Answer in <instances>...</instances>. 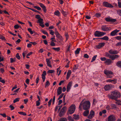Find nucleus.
Wrapping results in <instances>:
<instances>
[{"mask_svg":"<svg viewBox=\"0 0 121 121\" xmlns=\"http://www.w3.org/2000/svg\"><path fill=\"white\" fill-rule=\"evenodd\" d=\"M108 96L109 99H114L116 101H118L117 98H120L121 96V94L118 91H115L111 92L110 95H108Z\"/></svg>","mask_w":121,"mask_h":121,"instance_id":"f257e3e1","label":"nucleus"},{"mask_svg":"<svg viewBox=\"0 0 121 121\" xmlns=\"http://www.w3.org/2000/svg\"><path fill=\"white\" fill-rule=\"evenodd\" d=\"M82 101H81L79 106V108L80 110H82L81 106L82 105L83 109L84 110H88L90 107V102L88 101H85L82 103Z\"/></svg>","mask_w":121,"mask_h":121,"instance_id":"f03ea898","label":"nucleus"},{"mask_svg":"<svg viewBox=\"0 0 121 121\" xmlns=\"http://www.w3.org/2000/svg\"><path fill=\"white\" fill-rule=\"evenodd\" d=\"M106 33L105 32H100L98 31H96L95 32L94 35L95 36L99 37L105 35Z\"/></svg>","mask_w":121,"mask_h":121,"instance_id":"7ed1b4c3","label":"nucleus"},{"mask_svg":"<svg viewBox=\"0 0 121 121\" xmlns=\"http://www.w3.org/2000/svg\"><path fill=\"white\" fill-rule=\"evenodd\" d=\"M75 107L74 104H72L69 108V113L70 114H72L73 113L75 110Z\"/></svg>","mask_w":121,"mask_h":121,"instance_id":"20e7f679","label":"nucleus"},{"mask_svg":"<svg viewBox=\"0 0 121 121\" xmlns=\"http://www.w3.org/2000/svg\"><path fill=\"white\" fill-rule=\"evenodd\" d=\"M114 87V86L112 85V84L106 85L105 86L104 88L105 91H107L110 90L112 88Z\"/></svg>","mask_w":121,"mask_h":121,"instance_id":"39448f33","label":"nucleus"},{"mask_svg":"<svg viewBox=\"0 0 121 121\" xmlns=\"http://www.w3.org/2000/svg\"><path fill=\"white\" fill-rule=\"evenodd\" d=\"M105 20L108 22H110L112 23H113L117 21L116 19H112L111 17H107L105 18Z\"/></svg>","mask_w":121,"mask_h":121,"instance_id":"423d86ee","label":"nucleus"},{"mask_svg":"<svg viewBox=\"0 0 121 121\" xmlns=\"http://www.w3.org/2000/svg\"><path fill=\"white\" fill-rule=\"evenodd\" d=\"M101 29L102 30L104 31H108L110 29V27H108L106 25L103 26L101 27Z\"/></svg>","mask_w":121,"mask_h":121,"instance_id":"0eeeda50","label":"nucleus"},{"mask_svg":"<svg viewBox=\"0 0 121 121\" xmlns=\"http://www.w3.org/2000/svg\"><path fill=\"white\" fill-rule=\"evenodd\" d=\"M115 120V117L113 115L109 116L108 117V121H114Z\"/></svg>","mask_w":121,"mask_h":121,"instance_id":"6e6552de","label":"nucleus"},{"mask_svg":"<svg viewBox=\"0 0 121 121\" xmlns=\"http://www.w3.org/2000/svg\"><path fill=\"white\" fill-rule=\"evenodd\" d=\"M43 19H42L40 18L38 20V22H37V23H39V25L42 27H44L45 26L43 24Z\"/></svg>","mask_w":121,"mask_h":121,"instance_id":"1a4fd4ad","label":"nucleus"},{"mask_svg":"<svg viewBox=\"0 0 121 121\" xmlns=\"http://www.w3.org/2000/svg\"><path fill=\"white\" fill-rule=\"evenodd\" d=\"M38 4H39L40 6L42 8V9L44 12L46 13V12L47 10L46 6L43 4L41 3H39Z\"/></svg>","mask_w":121,"mask_h":121,"instance_id":"9d476101","label":"nucleus"},{"mask_svg":"<svg viewBox=\"0 0 121 121\" xmlns=\"http://www.w3.org/2000/svg\"><path fill=\"white\" fill-rule=\"evenodd\" d=\"M105 7L109 8H112L113 7L111 4L108 3L107 2H104L103 3Z\"/></svg>","mask_w":121,"mask_h":121,"instance_id":"9b49d317","label":"nucleus"},{"mask_svg":"<svg viewBox=\"0 0 121 121\" xmlns=\"http://www.w3.org/2000/svg\"><path fill=\"white\" fill-rule=\"evenodd\" d=\"M104 73L107 75H109V74H113V73L111 71H109L106 69L104 71Z\"/></svg>","mask_w":121,"mask_h":121,"instance_id":"f8f14e48","label":"nucleus"},{"mask_svg":"<svg viewBox=\"0 0 121 121\" xmlns=\"http://www.w3.org/2000/svg\"><path fill=\"white\" fill-rule=\"evenodd\" d=\"M72 84V82H70L68 84L67 87V91L69 92L71 88Z\"/></svg>","mask_w":121,"mask_h":121,"instance_id":"ddd939ff","label":"nucleus"},{"mask_svg":"<svg viewBox=\"0 0 121 121\" xmlns=\"http://www.w3.org/2000/svg\"><path fill=\"white\" fill-rule=\"evenodd\" d=\"M72 84V82H70L68 84L67 87V91L69 92L71 88Z\"/></svg>","mask_w":121,"mask_h":121,"instance_id":"4468645a","label":"nucleus"},{"mask_svg":"<svg viewBox=\"0 0 121 121\" xmlns=\"http://www.w3.org/2000/svg\"><path fill=\"white\" fill-rule=\"evenodd\" d=\"M112 61L110 59H107L104 62V63L106 64L109 65L112 63Z\"/></svg>","mask_w":121,"mask_h":121,"instance_id":"2eb2a0df","label":"nucleus"},{"mask_svg":"<svg viewBox=\"0 0 121 121\" xmlns=\"http://www.w3.org/2000/svg\"><path fill=\"white\" fill-rule=\"evenodd\" d=\"M108 52L109 53L112 54H117L118 53V52L116 50L113 51L112 49L110 50Z\"/></svg>","mask_w":121,"mask_h":121,"instance_id":"dca6fc26","label":"nucleus"},{"mask_svg":"<svg viewBox=\"0 0 121 121\" xmlns=\"http://www.w3.org/2000/svg\"><path fill=\"white\" fill-rule=\"evenodd\" d=\"M46 75V71H44L43 72L42 75V78L43 80V81L44 82L45 79V76Z\"/></svg>","mask_w":121,"mask_h":121,"instance_id":"f3484780","label":"nucleus"},{"mask_svg":"<svg viewBox=\"0 0 121 121\" xmlns=\"http://www.w3.org/2000/svg\"><path fill=\"white\" fill-rule=\"evenodd\" d=\"M119 56L118 55H112L110 56V58L112 60H114L117 58L119 57Z\"/></svg>","mask_w":121,"mask_h":121,"instance_id":"a211bd4d","label":"nucleus"},{"mask_svg":"<svg viewBox=\"0 0 121 121\" xmlns=\"http://www.w3.org/2000/svg\"><path fill=\"white\" fill-rule=\"evenodd\" d=\"M46 61L47 62V66L50 67H52V65L51 64V61L49 60L47 58L46 59Z\"/></svg>","mask_w":121,"mask_h":121,"instance_id":"6ab92c4d","label":"nucleus"},{"mask_svg":"<svg viewBox=\"0 0 121 121\" xmlns=\"http://www.w3.org/2000/svg\"><path fill=\"white\" fill-rule=\"evenodd\" d=\"M119 30H118L117 29L111 32L110 35L112 36H114L118 32H119Z\"/></svg>","mask_w":121,"mask_h":121,"instance_id":"aec40b11","label":"nucleus"},{"mask_svg":"<svg viewBox=\"0 0 121 121\" xmlns=\"http://www.w3.org/2000/svg\"><path fill=\"white\" fill-rule=\"evenodd\" d=\"M105 45L104 43H99L98 45L96 46V47L98 48H100L104 46Z\"/></svg>","mask_w":121,"mask_h":121,"instance_id":"412c9836","label":"nucleus"},{"mask_svg":"<svg viewBox=\"0 0 121 121\" xmlns=\"http://www.w3.org/2000/svg\"><path fill=\"white\" fill-rule=\"evenodd\" d=\"M62 88L61 87H59L57 89V95H59L62 93Z\"/></svg>","mask_w":121,"mask_h":121,"instance_id":"4be33fe9","label":"nucleus"},{"mask_svg":"<svg viewBox=\"0 0 121 121\" xmlns=\"http://www.w3.org/2000/svg\"><path fill=\"white\" fill-rule=\"evenodd\" d=\"M96 39H102L106 41H108L109 40L108 37L107 36H104L102 38H97Z\"/></svg>","mask_w":121,"mask_h":121,"instance_id":"5701e85b","label":"nucleus"},{"mask_svg":"<svg viewBox=\"0 0 121 121\" xmlns=\"http://www.w3.org/2000/svg\"><path fill=\"white\" fill-rule=\"evenodd\" d=\"M86 110L83 113V115L84 116H87L89 113V111L88 110Z\"/></svg>","mask_w":121,"mask_h":121,"instance_id":"b1692460","label":"nucleus"},{"mask_svg":"<svg viewBox=\"0 0 121 121\" xmlns=\"http://www.w3.org/2000/svg\"><path fill=\"white\" fill-rule=\"evenodd\" d=\"M71 72L70 70H68L66 78L67 79H69L71 74Z\"/></svg>","mask_w":121,"mask_h":121,"instance_id":"393cba45","label":"nucleus"},{"mask_svg":"<svg viewBox=\"0 0 121 121\" xmlns=\"http://www.w3.org/2000/svg\"><path fill=\"white\" fill-rule=\"evenodd\" d=\"M73 118L75 120H78L79 119V116L78 115L74 114L73 115Z\"/></svg>","mask_w":121,"mask_h":121,"instance_id":"a878e982","label":"nucleus"},{"mask_svg":"<svg viewBox=\"0 0 121 121\" xmlns=\"http://www.w3.org/2000/svg\"><path fill=\"white\" fill-rule=\"evenodd\" d=\"M116 65L117 67L121 68V61L117 62L116 63Z\"/></svg>","mask_w":121,"mask_h":121,"instance_id":"bb28decb","label":"nucleus"},{"mask_svg":"<svg viewBox=\"0 0 121 121\" xmlns=\"http://www.w3.org/2000/svg\"><path fill=\"white\" fill-rule=\"evenodd\" d=\"M111 109H115L117 108L116 105L114 104H111Z\"/></svg>","mask_w":121,"mask_h":121,"instance_id":"cd10ccee","label":"nucleus"},{"mask_svg":"<svg viewBox=\"0 0 121 121\" xmlns=\"http://www.w3.org/2000/svg\"><path fill=\"white\" fill-rule=\"evenodd\" d=\"M81 50V48H77L75 51V53L76 54H78Z\"/></svg>","mask_w":121,"mask_h":121,"instance_id":"c85d7f7f","label":"nucleus"},{"mask_svg":"<svg viewBox=\"0 0 121 121\" xmlns=\"http://www.w3.org/2000/svg\"><path fill=\"white\" fill-rule=\"evenodd\" d=\"M52 49H53L54 50L56 51L57 52L59 51L60 50V47H58L57 48L53 47L52 48Z\"/></svg>","mask_w":121,"mask_h":121,"instance_id":"c756f323","label":"nucleus"},{"mask_svg":"<svg viewBox=\"0 0 121 121\" xmlns=\"http://www.w3.org/2000/svg\"><path fill=\"white\" fill-rule=\"evenodd\" d=\"M50 85V83L48 81H47L46 82L45 87L46 88L47 87H48Z\"/></svg>","mask_w":121,"mask_h":121,"instance_id":"7c9ffc66","label":"nucleus"},{"mask_svg":"<svg viewBox=\"0 0 121 121\" xmlns=\"http://www.w3.org/2000/svg\"><path fill=\"white\" fill-rule=\"evenodd\" d=\"M56 36L59 39H60L61 40H63V39L62 38V37L60 35V34L59 35H58Z\"/></svg>","mask_w":121,"mask_h":121,"instance_id":"2f4dec72","label":"nucleus"},{"mask_svg":"<svg viewBox=\"0 0 121 121\" xmlns=\"http://www.w3.org/2000/svg\"><path fill=\"white\" fill-rule=\"evenodd\" d=\"M28 30L30 32L31 34H33L35 32V31H32L31 29L30 28H28Z\"/></svg>","mask_w":121,"mask_h":121,"instance_id":"473e14b6","label":"nucleus"},{"mask_svg":"<svg viewBox=\"0 0 121 121\" xmlns=\"http://www.w3.org/2000/svg\"><path fill=\"white\" fill-rule=\"evenodd\" d=\"M61 13H62L63 15L65 16L68 14L67 12L66 11H64L62 9Z\"/></svg>","mask_w":121,"mask_h":121,"instance_id":"72a5a7b5","label":"nucleus"},{"mask_svg":"<svg viewBox=\"0 0 121 121\" xmlns=\"http://www.w3.org/2000/svg\"><path fill=\"white\" fill-rule=\"evenodd\" d=\"M67 119L65 118H62L59 120L57 121H67Z\"/></svg>","mask_w":121,"mask_h":121,"instance_id":"f704fd0d","label":"nucleus"},{"mask_svg":"<svg viewBox=\"0 0 121 121\" xmlns=\"http://www.w3.org/2000/svg\"><path fill=\"white\" fill-rule=\"evenodd\" d=\"M54 14L55 15L58 16L60 15V13L59 11L58 10L55 11L54 13Z\"/></svg>","mask_w":121,"mask_h":121,"instance_id":"c9c22d12","label":"nucleus"},{"mask_svg":"<svg viewBox=\"0 0 121 121\" xmlns=\"http://www.w3.org/2000/svg\"><path fill=\"white\" fill-rule=\"evenodd\" d=\"M18 113L21 115L24 116H26V114L25 112H18Z\"/></svg>","mask_w":121,"mask_h":121,"instance_id":"e433bc0d","label":"nucleus"},{"mask_svg":"<svg viewBox=\"0 0 121 121\" xmlns=\"http://www.w3.org/2000/svg\"><path fill=\"white\" fill-rule=\"evenodd\" d=\"M97 56V55L94 56H93L92 58V60L91 61V62H93L95 60Z\"/></svg>","mask_w":121,"mask_h":121,"instance_id":"4c0bfd02","label":"nucleus"},{"mask_svg":"<svg viewBox=\"0 0 121 121\" xmlns=\"http://www.w3.org/2000/svg\"><path fill=\"white\" fill-rule=\"evenodd\" d=\"M64 114V112L62 111H61L60 112L59 115V116L60 117H62L63 116V115Z\"/></svg>","mask_w":121,"mask_h":121,"instance_id":"58836bf2","label":"nucleus"},{"mask_svg":"<svg viewBox=\"0 0 121 121\" xmlns=\"http://www.w3.org/2000/svg\"><path fill=\"white\" fill-rule=\"evenodd\" d=\"M16 58H11L10 59V62L12 63L14 62H15L16 61L15 60Z\"/></svg>","mask_w":121,"mask_h":121,"instance_id":"ea45409f","label":"nucleus"},{"mask_svg":"<svg viewBox=\"0 0 121 121\" xmlns=\"http://www.w3.org/2000/svg\"><path fill=\"white\" fill-rule=\"evenodd\" d=\"M20 99V98H16L13 101V103H14L17 101H19Z\"/></svg>","mask_w":121,"mask_h":121,"instance_id":"a19ab883","label":"nucleus"},{"mask_svg":"<svg viewBox=\"0 0 121 121\" xmlns=\"http://www.w3.org/2000/svg\"><path fill=\"white\" fill-rule=\"evenodd\" d=\"M34 8L36 9H37V10L39 11L41 10V8L40 7L37 6H34Z\"/></svg>","mask_w":121,"mask_h":121,"instance_id":"79ce46f5","label":"nucleus"},{"mask_svg":"<svg viewBox=\"0 0 121 121\" xmlns=\"http://www.w3.org/2000/svg\"><path fill=\"white\" fill-rule=\"evenodd\" d=\"M14 28L15 29H18L19 27L20 28H21V27L19 25H15L14 26Z\"/></svg>","mask_w":121,"mask_h":121,"instance_id":"37998d69","label":"nucleus"},{"mask_svg":"<svg viewBox=\"0 0 121 121\" xmlns=\"http://www.w3.org/2000/svg\"><path fill=\"white\" fill-rule=\"evenodd\" d=\"M16 57L17 59L18 60H20L21 58L20 56L19 55V54L18 53H17L16 55Z\"/></svg>","mask_w":121,"mask_h":121,"instance_id":"c03bdc74","label":"nucleus"},{"mask_svg":"<svg viewBox=\"0 0 121 121\" xmlns=\"http://www.w3.org/2000/svg\"><path fill=\"white\" fill-rule=\"evenodd\" d=\"M54 70H49L47 71L48 73H54Z\"/></svg>","mask_w":121,"mask_h":121,"instance_id":"a18cd8bd","label":"nucleus"},{"mask_svg":"<svg viewBox=\"0 0 121 121\" xmlns=\"http://www.w3.org/2000/svg\"><path fill=\"white\" fill-rule=\"evenodd\" d=\"M101 14L99 13H96L95 15V16L97 17H100L101 16Z\"/></svg>","mask_w":121,"mask_h":121,"instance_id":"49530a36","label":"nucleus"},{"mask_svg":"<svg viewBox=\"0 0 121 121\" xmlns=\"http://www.w3.org/2000/svg\"><path fill=\"white\" fill-rule=\"evenodd\" d=\"M115 38L117 40H121V36H117Z\"/></svg>","mask_w":121,"mask_h":121,"instance_id":"de8ad7c7","label":"nucleus"},{"mask_svg":"<svg viewBox=\"0 0 121 121\" xmlns=\"http://www.w3.org/2000/svg\"><path fill=\"white\" fill-rule=\"evenodd\" d=\"M52 101V99H51L48 102V106L50 107V105L51 104Z\"/></svg>","mask_w":121,"mask_h":121,"instance_id":"09e8293b","label":"nucleus"},{"mask_svg":"<svg viewBox=\"0 0 121 121\" xmlns=\"http://www.w3.org/2000/svg\"><path fill=\"white\" fill-rule=\"evenodd\" d=\"M64 95V93H62L59 96V97L58 99V100H59Z\"/></svg>","mask_w":121,"mask_h":121,"instance_id":"8fccbe9b","label":"nucleus"},{"mask_svg":"<svg viewBox=\"0 0 121 121\" xmlns=\"http://www.w3.org/2000/svg\"><path fill=\"white\" fill-rule=\"evenodd\" d=\"M94 116L90 114L88 116L87 118L89 119H91Z\"/></svg>","mask_w":121,"mask_h":121,"instance_id":"3c124183","label":"nucleus"},{"mask_svg":"<svg viewBox=\"0 0 121 121\" xmlns=\"http://www.w3.org/2000/svg\"><path fill=\"white\" fill-rule=\"evenodd\" d=\"M50 45L51 46H55V43L53 42H51L50 44Z\"/></svg>","mask_w":121,"mask_h":121,"instance_id":"603ef678","label":"nucleus"},{"mask_svg":"<svg viewBox=\"0 0 121 121\" xmlns=\"http://www.w3.org/2000/svg\"><path fill=\"white\" fill-rule=\"evenodd\" d=\"M100 59L102 61H104L106 60L107 59L105 57H102L100 58Z\"/></svg>","mask_w":121,"mask_h":121,"instance_id":"864d4df0","label":"nucleus"},{"mask_svg":"<svg viewBox=\"0 0 121 121\" xmlns=\"http://www.w3.org/2000/svg\"><path fill=\"white\" fill-rule=\"evenodd\" d=\"M40 16L39 15H36L35 17L36 18L39 19H40L41 18Z\"/></svg>","mask_w":121,"mask_h":121,"instance_id":"5fc2aeb1","label":"nucleus"},{"mask_svg":"<svg viewBox=\"0 0 121 121\" xmlns=\"http://www.w3.org/2000/svg\"><path fill=\"white\" fill-rule=\"evenodd\" d=\"M89 56L86 54H85L84 55V58H89Z\"/></svg>","mask_w":121,"mask_h":121,"instance_id":"6e6d98bb","label":"nucleus"},{"mask_svg":"<svg viewBox=\"0 0 121 121\" xmlns=\"http://www.w3.org/2000/svg\"><path fill=\"white\" fill-rule=\"evenodd\" d=\"M111 55H110V54L107 52H106L105 56L107 57H108L109 58H110V56H111Z\"/></svg>","mask_w":121,"mask_h":121,"instance_id":"4d7b16f0","label":"nucleus"},{"mask_svg":"<svg viewBox=\"0 0 121 121\" xmlns=\"http://www.w3.org/2000/svg\"><path fill=\"white\" fill-rule=\"evenodd\" d=\"M9 107L11 108V110H13L14 109V107L12 105H10Z\"/></svg>","mask_w":121,"mask_h":121,"instance_id":"13d9d810","label":"nucleus"},{"mask_svg":"<svg viewBox=\"0 0 121 121\" xmlns=\"http://www.w3.org/2000/svg\"><path fill=\"white\" fill-rule=\"evenodd\" d=\"M106 108L108 110H109L111 109L110 106L108 105H107L106 106Z\"/></svg>","mask_w":121,"mask_h":121,"instance_id":"bf43d9fd","label":"nucleus"},{"mask_svg":"<svg viewBox=\"0 0 121 121\" xmlns=\"http://www.w3.org/2000/svg\"><path fill=\"white\" fill-rule=\"evenodd\" d=\"M66 108L65 106L62 109L61 111H62L64 112L65 110L66 109Z\"/></svg>","mask_w":121,"mask_h":121,"instance_id":"052dcab7","label":"nucleus"},{"mask_svg":"<svg viewBox=\"0 0 121 121\" xmlns=\"http://www.w3.org/2000/svg\"><path fill=\"white\" fill-rule=\"evenodd\" d=\"M91 114V115H92L93 116L94 115L95 112L91 110L90 111V114Z\"/></svg>","mask_w":121,"mask_h":121,"instance_id":"680f3d73","label":"nucleus"},{"mask_svg":"<svg viewBox=\"0 0 121 121\" xmlns=\"http://www.w3.org/2000/svg\"><path fill=\"white\" fill-rule=\"evenodd\" d=\"M50 31V34L52 35H53L54 34V31H52V30H49Z\"/></svg>","mask_w":121,"mask_h":121,"instance_id":"e2e57ef3","label":"nucleus"},{"mask_svg":"<svg viewBox=\"0 0 121 121\" xmlns=\"http://www.w3.org/2000/svg\"><path fill=\"white\" fill-rule=\"evenodd\" d=\"M0 39L2 40H5V38L3 36L0 34Z\"/></svg>","mask_w":121,"mask_h":121,"instance_id":"0e129e2a","label":"nucleus"},{"mask_svg":"<svg viewBox=\"0 0 121 121\" xmlns=\"http://www.w3.org/2000/svg\"><path fill=\"white\" fill-rule=\"evenodd\" d=\"M65 35L66 38V40H67L69 37V35L68 33H66Z\"/></svg>","mask_w":121,"mask_h":121,"instance_id":"69168bd1","label":"nucleus"},{"mask_svg":"<svg viewBox=\"0 0 121 121\" xmlns=\"http://www.w3.org/2000/svg\"><path fill=\"white\" fill-rule=\"evenodd\" d=\"M62 102V100L61 99H60L58 101V105H60Z\"/></svg>","mask_w":121,"mask_h":121,"instance_id":"338daca9","label":"nucleus"},{"mask_svg":"<svg viewBox=\"0 0 121 121\" xmlns=\"http://www.w3.org/2000/svg\"><path fill=\"white\" fill-rule=\"evenodd\" d=\"M117 12L118 13L119 15L121 16V10L119 9L117 10Z\"/></svg>","mask_w":121,"mask_h":121,"instance_id":"774afa93","label":"nucleus"}]
</instances>
